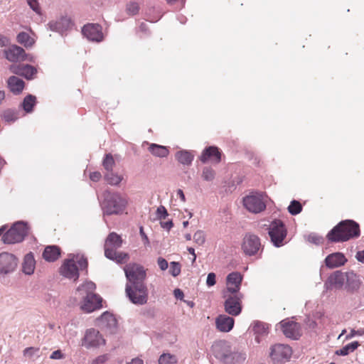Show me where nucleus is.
I'll use <instances>...</instances> for the list:
<instances>
[{
  "label": "nucleus",
  "instance_id": "obj_19",
  "mask_svg": "<svg viewBox=\"0 0 364 364\" xmlns=\"http://www.w3.org/2000/svg\"><path fill=\"white\" fill-rule=\"evenodd\" d=\"M283 333L289 338L297 340L301 336L300 325L293 321L283 320L279 323Z\"/></svg>",
  "mask_w": 364,
  "mask_h": 364
},
{
  "label": "nucleus",
  "instance_id": "obj_15",
  "mask_svg": "<svg viewBox=\"0 0 364 364\" xmlns=\"http://www.w3.org/2000/svg\"><path fill=\"white\" fill-rule=\"evenodd\" d=\"M105 343V340L100 334V331L95 328L87 329L81 345L89 349L91 348H97Z\"/></svg>",
  "mask_w": 364,
  "mask_h": 364
},
{
  "label": "nucleus",
  "instance_id": "obj_12",
  "mask_svg": "<svg viewBox=\"0 0 364 364\" xmlns=\"http://www.w3.org/2000/svg\"><path fill=\"white\" fill-rule=\"evenodd\" d=\"M124 271L128 281L127 284L144 282L146 273L141 265L136 263H129L125 265Z\"/></svg>",
  "mask_w": 364,
  "mask_h": 364
},
{
  "label": "nucleus",
  "instance_id": "obj_7",
  "mask_svg": "<svg viewBox=\"0 0 364 364\" xmlns=\"http://www.w3.org/2000/svg\"><path fill=\"white\" fill-rule=\"evenodd\" d=\"M125 292L132 303L144 305L147 303L149 291L144 282L127 284Z\"/></svg>",
  "mask_w": 364,
  "mask_h": 364
},
{
  "label": "nucleus",
  "instance_id": "obj_9",
  "mask_svg": "<svg viewBox=\"0 0 364 364\" xmlns=\"http://www.w3.org/2000/svg\"><path fill=\"white\" fill-rule=\"evenodd\" d=\"M241 249L247 256L257 255L262 250L260 238L252 233L245 234L242 241Z\"/></svg>",
  "mask_w": 364,
  "mask_h": 364
},
{
  "label": "nucleus",
  "instance_id": "obj_31",
  "mask_svg": "<svg viewBox=\"0 0 364 364\" xmlns=\"http://www.w3.org/2000/svg\"><path fill=\"white\" fill-rule=\"evenodd\" d=\"M346 280V273L340 271L335 272L328 278V282L336 288H341Z\"/></svg>",
  "mask_w": 364,
  "mask_h": 364
},
{
  "label": "nucleus",
  "instance_id": "obj_34",
  "mask_svg": "<svg viewBox=\"0 0 364 364\" xmlns=\"http://www.w3.org/2000/svg\"><path fill=\"white\" fill-rule=\"evenodd\" d=\"M36 104V97L34 95H28L24 97L21 107L26 112L31 113L33 112V108Z\"/></svg>",
  "mask_w": 364,
  "mask_h": 364
},
{
  "label": "nucleus",
  "instance_id": "obj_27",
  "mask_svg": "<svg viewBox=\"0 0 364 364\" xmlns=\"http://www.w3.org/2000/svg\"><path fill=\"white\" fill-rule=\"evenodd\" d=\"M7 87L14 95H19L23 90L25 82L16 76H11L7 80Z\"/></svg>",
  "mask_w": 364,
  "mask_h": 364
},
{
  "label": "nucleus",
  "instance_id": "obj_46",
  "mask_svg": "<svg viewBox=\"0 0 364 364\" xmlns=\"http://www.w3.org/2000/svg\"><path fill=\"white\" fill-rule=\"evenodd\" d=\"M193 240L196 244L202 245L205 241L204 232L201 230H198L193 235Z\"/></svg>",
  "mask_w": 364,
  "mask_h": 364
},
{
  "label": "nucleus",
  "instance_id": "obj_36",
  "mask_svg": "<svg viewBox=\"0 0 364 364\" xmlns=\"http://www.w3.org/2000/svg\"><path fill=\"white\" fill-rule=\"evenodd\" d=\"M359 346V343L358 341H353L350 343H348L341 348V349L337 350L335 353L337 355L345 356L348 355L350 353L353 352Z\"/></svg>",
  "mask_w": 364,
  "mask_h": 364
},
{
  "label": "nucleus",
  "instance_id": "obj_58",
  "mask_svg": "<svg viewBox=\"0 0 364 364\" xmlns=\"http://www.w3.org/2000/svg\"><path fill=\"white\" fill-rule=\"evenodd\" d=\"M107 356L105 355L98 356L94 361L96 364L103 363L107 360Z\"/></svg>",
  "mask_w": 364,
  "mask_h": 364
},
{
  "label": "nucleus",
  "instance_id": "obj_1",
  "mask_svg": "<svg viewBox=\"0 0 364 364\" xmlns=\"http://www.w3.org/2000/svg\"><path fill=\"white\" fill-rule=\"evenodd\" d=\"M212 350L214 357L222 364H243L247 358L245 353L232 350L231 346L225 341L215 343Z\"/></svg>",
  "mask_w": 364,
  "mask_h": 364
},
{
  "label": "nucleus",
  "instance_id": "obj_21",
  "mask_svg": "<svg viewBox=\"0 0 364 364\" xmlns=\"http://www.w3.org/2000/svg\"><path fill=\"white\" fill-rule=\"evenodd\" d=\"M5 58L10 62L17 63L27 59V54L23 48L16 45L11 46L4 50Z\"/></svg>",
  "mask_w": 364,
  "mask_h": 364
},
{
  "label": "nucleus",
  "instance_id": "obj_30",
  "mask_svg": "<svg viewBox=\"0 0 364 364\" xmlns=\"http://www.w3.org/2000/svg\"><path fill=\"white\" fill-rule=\"evenodd\" d=\"M346 288L348 291H354L359 289L361 284L359 276L353 272H346Z\"/></svg>",
  "mask_w": 364,
  "mask_h": 364
},
{
  "label": "nucleus",
  "instance_id": "obj_41",
  "mask_svg": "<svg viewBox=\"0 0 364 364\" xmlns=\"http://www.w3.org/2000/svg\"><path fill=\"white\" fill-rule=\"evenodd\" d=\"M103 166L104 168L107 171H112L113 167L115 164L114 160L112 157V156L110 154H108L105 156L104 160H103Z\"/></svg>",
  "mask_w": 364,
  "mask_h": 364
},
{
  "label": "nucleus",
  "instance_id": "obj_18",
  "mask_svg": "<svg viewBox=\"0 0 364 364\" xmlns=\"http://www.w3.org/2000/svg\"><path fill=\"white\" fill-rule=\"evenodd\" d=\"M9 70L14 75H20L27 80H32L37 73V69L28 64H13Z\"/></svg>",
  "mask_w": 364,
  "mask_h": 364
},
{
  "label": "nucleus",
  "instance_id": "obj_55",
  "mask_svg": "<svg viewBox=\"0 0 364 364\" xmlns=\"http://www.w3.org/2000/svg\"><path fill=\"white\" fill-rule=\"evenodd\" d=\"M174 296L178 299H183L184 294L183 292L180 289H176L173 291Z\"/></svg>",
  "mask_w": 364,
  "mask_h": 364
},
{
  "label": "nucleus",
  "instance_id": "obj_8",
  "mask_svg": "<svg viewBox=\"0 0 364 364\" xmlns=\"http://www.w3.org/2000/svg\"><path fill=\"white\" fill-rule=\"evenodd\" d=\"M28 232L27 224L23 221H18L4 234L1 240L5 244L18 243L24 240Z\"/></svg>",
  "mask_w": 364,
  "mask_h": 364
},
{
  "label": "nucleus",
  "instance_id": "obj_2",
  "mask_svg": "<svg viewBox=\"0 0 364 364\" xmlns=\"http://www.w3.org/2000/svg\"><path fill=\"white\" fill-rule=\"evenodd\" d=\"M360 235L359 225L353 220H346L340 222L327 235V238L333 242L347 241Z\"/></svg>",
  "mask_w": 364,
  "mask_h": 364
},
{
  "label": "nucleus",
  "instance_id": "obj_52",
  "mask_svg": "<svg viewBox=\"0 0 364 364\" xmlns=\"http://www.w3.org/2000/svg\"><path fill=\"white\" fill-rule=\"evenodd\" d=\"M64 357L65 356L61 352V350H56L51 353L50 358L53 360H60L64 358Z\"/></svg>",
  "mask_w": 364,
  "mask_h": 364
},
{
  "label": "nucleus",
  "instance_id": "obj_14",
  "mask_svg": "<svg viewBox=\"0 0 364 364\" xmlns=\"http://www.w3.org/2000/svg\"><path fill=\"white\" fill-rule=\"evenodd\" d=\"M243 205L251 213H258L266 208L264 196L262 193H255L243 198Z\"/></svg>",
  "mask_w": 364,
  "mask_h": 364
},
{
  "label": "nucleus",
  "instance_id": "obj_32",
  "mask_svg": "<svg viewBox=\"0 0 364 364\" xmlns=\"http://www.w3.org/2000/svg\"><path fill=\"white\" fill-rule=\"evenodd\" d=\"M176 158L179 163L188 166L193 160V155L190 151L182 150L176 152Z\"/></svg>",
  "mask_w": 364,
  "mask_h": 364
},
{
  "label": "nucleus",
  "instance_id": "obj_40",
  "mask_svg": "<svg viewBox=\"0 0 364 364\" xmlns=\"http://www.w3.org/2000/svg\"><path fill=\"white\" fill-rule=\"evenodd\" d=\"M301 210L302 206L297 200H292L288 207L289 212L293 215L299 214Z\"/></svg>",
  "mask_w": 364,
  "mask_h": 364
},
{
  "label": "nucleus",
  "instance_id": "obj_51",
  "mask_svg": "<svg viewBox=\"0 0 364 364\" xmlns=\"http://www.w3.org/2000/svg\"><path fill=\"white\" fill-rule=\"evenodd\" d=\"M157 263L159 268L163 271L166 270L168 267V262L163 257H159Z\"/></svg>",
  "mask_w": 364,
  "mask_h": 364
},
{
  "label": "nucleus",
  "instance_id": "obj_3",
  "mask_svg": "<svg viewBox=\"0 0 364 364\" xmlns=\"http://www.w3.org/2000/svg\"><path fill=\"white\" fill-rule=\"evenodd\" d=\"M96 285L92 282H85L77 289V292L82 299L81 309L87 313H91L102 307V299L94 291Z\"/></svg>",
  "mask_w": 364,
  "mask_h": 364
},
{
  "label": "nucleus",
  "instance_id": "obj_61",
  "mask_svg": "<svg viewBox=\"0 0 364 364\" xmlns=\"http://www.w3.org/2000/svg\"><path fill=\"white\" fill-rule=\"evenodd\" d=\"M187 250H188V252L193 255L192 263L195 262V261L196 259V255L195 253V250L193 247H188Z\"/></svg>",
  "mask_w": 364,
  "mask_h": 364
},
{
  "label": "nucleus",
  "instance_id": "obj_60",
  "mask_svg": "<svg viewBox=\"0 0 364 364\" xmlns=\"http://www.w3.org/2000/svg\"><path fill=\"white\" fill-rule=\"evenodd\" d=\"M355 257L359 262L364 263V250L362 251H358Z\"/></svg>",
  "mask_w": 364,
  "mask_h": 364
},
{
  "label": "nucleus",
  "instance_id": "obj_62",
  "mask_svg": "<svg viewBox=\"0 0 364 364\" xmlns=\"http://www.w3.org/2000/svg\"><path fill=\"white\" fill-rule=\"evenodd\" d=\"M127 364H144V362L141 359L139 358H133L129 363Z\"/></svg>",
  "mask_w": 364,
  "mask_h": 364
},
{
  "label": "nucleus",
  "instance_id": "obj_44",
  "mask_svg": "<svg viewBox=\"0 0 364 364\" xmlns=\"http://www.w3.org/2000/svg\"><path fill=\"white\" fill-rule=\"evenodd\" d=\"M202 177L204 180L211 181L215 178V171L208 167H205L203 170Z\"/></svg>",
  "mask_w": 364,
  "mask_h": 364
},
{
  "label": "nucleus",
  "instance_id": "obj_63",
  "mask_svg": "<svg viewBox=\"0 0 364 364\" xmlns=\"http://www.w3.org/2000/svg\"><path fill=\"white\" fill-rule=\"evenodd\" d=\"M177 196H178L180 197V198L181 199V200L183 202H185L186 201V198H185V195L183 192V191L181 189H178L177 191Z\"/></svg>",
  "mask_w": 364,
  "mask_h": 364
},
{
  "label": "nucleus",
  "instance_id": "obj_49",
  "mask_svg": "<svg viewBox=\"0 0 364 364\" xmlns=\"http://www.w3.org/2000/svg\"><path fill=\"white\" fill-rule=\"evenodd\" d=\"M215 277H216L215 274L213 272H210L208 274L207 280H206V284L208 287H213L215 284V283H216Z\"/></svg>",
  "mask_w": 364,
  "mask_h": 364
},
{
  "label": "nucleus",
  "instance_id": "obj_45",
  "mask_svg": "<svg viewBox=\"0 0 364 364\" xmlns=\"http://www.w3.org/2000/svg\"><path fill=\"white\" fill-rule=\"evenodd\" d=\"M169 272L173 277H177L178 275H179L181 273L180 264L176 262H171L170 263Z\"/></svg>",
  "mask_w": 364,
  "mask_h": 364
},
{
  "label": "nucleus",
  "instance_id": "obj_56",
  "mask_svg": "<svg viewBox=\"0 0 364 364\" xmlns=\"http://www.w3.org/2000/svg\"><path fill=\"white\" fill-rule=\"evenodd\" d=\"M321 238L315 235H310L309 236V240L315 244H319L321 242Z\"/></svg>",
  "mask_w": 364,
  "mask_h": 364
},
{
  "label": "nucleus",
  "instance_id": "obj_50",
  "mask_svg": "<svg viewBox=\"0 0 364 364\" xmlns=\"http://www.w3.org/2000/svg\"><path fill=\"white\" fill-rule=\"evenodd\" d=\"M38 351V348H35L33 347L26 348L23 350V355L25 356L32 357Z\"/></svg>",
  "mask_w": 364,
  "mask_h": 364
},
{
  "label": "nucleus",
  "instance_id": "obj_33",
  "mask_svg": "<svg viewBox=\"0 0 364 364\" xmlns=\"http://www.w3.org/2000/svg\"><path fill=\"white\" fill-rule=\"evenodd\" d=\"M149 151L155 156L157 157H166L168 154V149L161 145H158L156 144H151L149 147Z\"/></svg>",
  "mask_w": 364,
  "mask_h": 364
},
{
  "label": "nucleus",
  "instance_id": "obj_23",
  "mask_svg": "<svg viewBox=\"0 0 364 364\" xmlns=\"http://www.w3.org/2000/svg\"><path fill=\"white\" fill-rule=\"evenodd\" d=\"M73 26L71 19L68 16H61L57 20L50 21L48 23L50 31L63 34L69 30Z\"/></svg>",
  "mask_w": 364,
  "mask_h": 364
},
{
  "label": "nucleus",
  "instance_id": "obj_35",
  "mask_svg": "<svg viewBox=\"0 0 364 364\" xmlns=\"http://www.w3.org/2000/svg\"><path fill=\"white\" fill-rule=\"evenodd\" d=\"M105 180L111 186H118L123 180V176L114 173L112 171H107L104 176Z\"/></svg>",
  "mask_w": 364,
  "mask_h": 364
},
{
  "label": "nucleus",
  "instance_id": "obj_39",
  "mask_svg": "<svg viewBox=\"0 0 364 364\" xmlns=\"http://www.w3.org/2000/svg\"><path fill=\"white\" fill-rule=\"evenodd\" d=\"M176 357L169 353L162 354L159 359V364H176Z\"/></svg>",
  "mask_w": 364,
  "mask_h": 364
},
{
  "label": "nucleus",
  "instance_id": "obj_25",
  "mask_svg": "<svg viewBox=\"0 0 364 364\" xmlns=\"http://www.w3.org/2000/svg\"><path fill=\"white\" fill-rule=\"evenodd\" d=\"M347 262L345 255L341 252H334L328 255L325 259L327 267L334 269L343 266Z\"/></svg>",
  "mask_w": 364,
  "mask_h": 364
},
{
  "label": "nucleus",
  "instance_id": "obj_28",
  "mask_svg": "<svg viewBox=\"0 0 364 364\" xmlns=\"http://www.w3.org/2000/svg\"><path fill=\"white\" fill-rule=\"evenodd\" d=\"M36 267V260L32 252H29L24 256L22 263V271L27 275L33 274Z\"/></svg>",
  "mask_w": 364,
  "mask_h": 364
},
{
  "label": "nucleus",
  "instance_id": "obj_42",
  "mask_svg": "<svg viewBox=\"0 0 364 364\" xmlns=\"http://www.w3.org/2000/svg\"><path fill=\"white\" fill-rule=\"evenodd\" d=\"M139 11V6L135 1H131L127 4L126 11L127 14L134 16L138 14Z\"/></svg>",
  "mask_w": 364,
  "mask_h": 364
},
{
  "label": "nucleus",
  "instance_id": "obj_26",
  "mask_svg": "<svg viewBox=\"0 0 364 364\" xmlns=\"http://www.w3.org/2000/svg\"><path fill=\"white\" fill-rule=\"evenodd\" d=\"M234 319L227 315H219L215 319L216 327L221 332H229L234 326Z\"/></svg>",
  "mask_w": 364,
  "mask_h": 364
},
{
  "label": "nucleus",
  "instance_id": "obj_6",
  "mask_svg": "<svg viewBox=\"0 0 364 364\" xmlns=\"http://www.w3.org/2000/svg\"><path fill=\"white\" fill-rule=\"evenodd\" d=\"M127 204L126 198L118 193H106L101 207L105 215H119L125 209Z\"/></svg>",
  "mask_w": 364,
  "mask_h": 364
},
{
  "label": "nucleus",
  "instance_id": "obj_47",
  "mask_svg": "<svg viewBox=\"0 0 364 364\" xmlns=\"http://www.w3.org/2000/svg\"><path fill=\"white\" fill-rule=\"evenodd\" d=\"M30 8L38 14H41V8L38 0H26Z\"/></svg>",
  "mask_w": 364,
  "mask_h": 364
},
{
  "label": "nucleus",
  "instance_id": "obj_13",
  "mask_svg": "<svg viewBox=\"0 0 364 364\" xmlns=\"http://www.w3.org/2000/svg\"><path fill=\"white\" fill-rule=\"evenodd\" d=\"M292 350L288 345L277 344L271 348L270 358L274 364H283L289 361Z\"/></svg>",
  "mask_w": 364,
  "mask_h": 364
},
{
  "label": "nucleus",
  "instance_id": "obj_38",
  "mask_svg": "<svg viewBox=\"0 0 364 364\" xmlns=\"http://www.w3.org/2000/svg\"><path fill=\"white\" fill-rule=\"evenodd\" d=\"M17 41L26 47H31L33 44V39L26 32H21L17 35Z\"/></svg>",
  "mask_w": 364,
  "mask_h": 364
},
{
  "label": "nucleus",
  "instance_id": "obj_16",
  "mask_svg": "<svg viewBox=\"0 0 364 364\" xmlns=\"http://www.w3.org/2000/svg\"><path fill=\"white\" fill-rule=\"evenodd\" d=\"M18 264V259L9 252L0 254V274L6 275L15 271Z\"/></svg>",
  "mask_w": 364,
  "mask_h": 364
},
{
  "label": "nucleus",
  "instance_id": "obj_17",
  "mask_svg": "<svg viewBox=\"0 0 364 364\" xmlns=\"http://www.w3.org/2000/svg\"><path fill=\"white\" fill-rule=\"evenodd\" d=\"M97 325L103 331L108 333H114L117 329V322L113 314L108 311L104 312L100 317L97 319Z\"/></svg>",
  "mask_w": 364,
  "mask_h": 364
},
{
  "label": "nucleus",
  "instance_id": "obj_4",
  "mask_svg": "<svg viewBox=\"0 0 364 364\" xmlns=\"http://www.w3.org/2000/svg\"><path fill=\"white\" fill-rule=\"evenodd\" d=\"M70 258L65 259L60 267V274L68 279L76 280L79 277V269H85L87 267V260L83 255H73Z\"/></svg>",
  "mask_w": 364,
  "mask_h": 364
},
{
  "label": "nucleus",
  "instance_id": "obj_5",
  "mask_svg": "<svg viewBox=\"0 0 364 364\" xmlns=\"http://www.w3.org/2000/svg\"><path fill=\"white\" fill-rule=\"evenodd\" d=\"M122 245L121 237L116 232L108 235L105 243V255L107 258L115 261L119 264L123 263L129 259V255L125 252H118L117 250Z\"/></svg>",
  "mask_w": 364,
  "mask_h": 364
},
{
  "label": "nucleus",
  "instance_id": "obj_24",
  "mask_svg": "<svg viewBox=\"0 0 364 364\" xmlns=\"http://www.w3.org/2000/svg\"><path fill=\"white\" fill-rule=\"evenodd\" d=\"M200 159L203 163L211 161L213 163L218 164L221 160V153L218 147L209 146L204 149Z\"/></svg>",
  "mask_w": 364,
  "mask_h": 364
},
{
  "label": "nucleus",
  "instance_id": "obj_59",
  "mask_svg": "<svg viewBox=\"0 0 364 364\" xmlns=\"http://www.w3.org/2000/svg\"><path fill=\"white\" fill-rule=\"evenodd\" d=\"M9 43V39L6 36L0 34V46H6Z\"/></svg>",
  "mask_w": 364,
  "mask_h": 364
},
{
  "label": "nucleus",
  "instance_id": "obj_57",
  "mask_svg": "<svg viewBox=\"0 0 364 364\" xmlns=\"http://www.w3.org/2000/svg\"><path fill=\"white\" fill-rule=\"evenodd\" d=\"M173 223L171 220H168L166 222L161 223V225L164 229H166L169 230L173 227Z\"/></svg>",
  "mask_w": 364,
  "mask_h": 364
},
{
  "label": "nucleus",
  "instance_id": "obj_20",
  "mask_svg": "<svg viewBox=\"0 0 364 364\" xmlns=\"http://www.w3.org/2000/svg\"><path fill=\"white\" fill-rule=\"evenodd\" d=\"M82 34L91 41L100 42L103 39L102 28L99 24L88 23L82 29Z\"/></svg>",
  "mask_w": 364,
  "mask_h": 364
},
{
  "label": "nucleus",
  "instance_id": "obj_48",
  "mask_svg": "<svg viewBox=\"0 0 364 364\" xmlns=\"http://www.w3.org/2000/svg\"><path fill=\"white\" fill-rule=\"evenodd\" d=\"M156 215L158 219H165L168 215V212L164 206L160 205L156 210Z\"/></svg>",
  "mask_w": 364,
  "mask_h": 364
},
{
  "label": "nucleus",
  "instance_id": "obj_10",
  "mask_svg": "<svg viewBox=\"0 0 364 364\" xmlns=\"http://www.w3.org/2000/svg\"><path fill=\"white\" fill-rule=\"evenodd\" d=\"M269 235L271 242L275 247H281L284 245V240L287 236V229L284 224L280 220L272 221L269 228Z\"/></svg>",
  "mask_w": 364,
  "mask_h": 364
},
{
  "label": "nucleus",
  "instance_id": "obj_29",
  "mask_svg": "<svg viewBox=\"0 0 364 364\" xmlns=\"http://www.w3.org/2000/svg\"><path fill=\"white\" fill-rule=\"evenodd\" d=\"M60 255V249L56 245L47 246L43 252V257L47 262H55Z\"/></svg>",
  "mask_w": 364,
  "mask_h": 364
},
{
  "label": "nucleus",
  "instance_id": "obj_22",
  "mask_svg": "<svg viewBox=\"0 0 364 364\" xmlns=\"http://www.w3.org/2000/svg\"><path fill=\"white\" fill-rule=\"evenodd\" d=\"M242 277L240 273L233 272L227 277L226 284L227 288L225 292L229 294H241L239 290L240 289Z\"/></svg>",
  "mask_w": 364,
  "mask_h": 364
},
{
  "label": "nucleus",
  "instance_id": "obj_43",
  "mask_svg": "<svg viewBox=\"0 0 364 364\" xmlns=\"http://www.w3.org/2000/svg\"><path fill=\"white\" fill-rule=\"evenodd\" d=\"M3 117L5 121L8 122H13L18 119V113L11 109H7L4 111Z\"/></svg>",
  "mask_w": 364,
  "mask_h": 364
},
{
  "label": "nucleus",
  "instance_id": "obj_64",
  "mask_svg": "<svg viewBox=\"0 0 364 364\" xmlns=\"http://www.w3.org/2000/svg\"><path fill=\"white\" fill-rule=\"evenodd\" d=\"M357 334V331L355 330H351L349 335L346 336V339H350L353 336H355Z\"/></svg>",
  "mask_w": 364,
  "mask_h": 364
},
{
  "label": "nucleus",
  "instance_id": "obj_37",
  "mask_svg": "<svg viewBox=\"0 0 364 364\" xmlns=\"http://www.w3.org/2000/svg\"><path fill=\"white\" fill-rule=\"evenodd\" d=\"M253 332L259 336L266 335L268 333V326L260 321H255L252 324Z\"/></svg>",
  "mask_w": 364,
  "mask_h": 364
},
{
  "label": "nucleus",
  "instance_id": "obj_53",
  "mask_svg": "<svg viewBox=\"0 0 364 364\" xmlns=\"http://www.w3.org/2000/svg\"><path fill=\"white\" fill-rule=\"evenodd\" d=\"M139 233H140V235L142 238V240H144V243L145 245H149V240L146 235V234L144 232V228L142 226H141L139 228Z\"/></svg>",
  "mask_w": 364,
  "mask_h": 364
},
{
  "label": "nucleus",
  "instance_id": "obj_11",
  "mask_svg": "<svg viewBox=\"0 0 364 364\" xmlns=\"http://www.w3.org/2000/svg\"><path fill=\"white\" fill-rule=\"evenodd\" d=\"M224 298H225L224 302L225 312L232 316L240 315L242 311V294H229L224 292Z\"/></svg>",
  "mask_w": 364,
  "mask_h": 364
},
{
  "label": "nucleus",
  "instance_id": "obj_54",
  "mask_svg": "<svg viewBox=\"0 0 364 364\" xmlns=\"http://www.w3.org/2000/svg\"><path fill=\"white\" fill-rule=\"evenodd\" d=\"M101 176H102L101 173L98 171L92 172L90 174V180H92V181H95V182L98 181L101 178Z\"/></svg>",
  "mask_w": 364,
  "mask_h": 364
}]
</instances>
